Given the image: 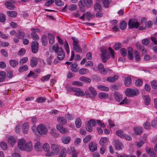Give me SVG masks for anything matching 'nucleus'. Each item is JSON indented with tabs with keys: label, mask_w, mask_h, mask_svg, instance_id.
Listing matches in <instances>:
<instances>
[{
	"label": "nucleus",
	"mask_w": 157,
	"mask_h": 157,
	"mask_svg": "<svg viewBox=\"0 0 157 157\" xmlns=\"http://www.w3.org/2000/svg\"><path fill=\"white\" fill-rule=\"evenodd\" d=\"M57 120L59 123L62 124H65L67 122V119L64 117H58L57 118Z\"/></svg>",
	"instance_id": "obj_24"
},
{
	"label": "nucleus",
	"mask_w": 157,
	"mask_h": 157,
	"mask_svg": "<svg viewBox=\"0 0 157 157\" xmlns=\"http://www.w3.org/2000/svg\"><path fill=\"white\" fill-rule=\"evenodd\" d=\"M142 130V128L140 127H135L134 129V132L137 135L141 134Z\"/></svg>",
	"instance_id": "obj_29"
},
{
	"label": "nucleus",
	"mask_w": 157,
	"mask_h": 157,
	"mask_svg": "<svg viewBox=\"0 0 157 157\" xmlns=\"http://www.w3.org/2000/svg\"><path fill=\"white\" fill-rule=\"evenodd\" d=\"M56 128L58 130L59 132L63 134H65L67 132V130L63 128V126L61 124H58L56 126Z\"/></svg>",
	"instance_id": "obj_14"
},
{
	"label": "nucleus",
	"mask_w": 157,
	"mask_h": 157,
	"mask_svg": "<svg viewBox=\"0 0 157 157\" xmlns=\"http://www.w3.org/2000/svg\"><path fill=\"white\" fill-rule=\"evenodd\" d=\"M78 64L77 63H72L71 65V67L72 68L71 71L74 72H76L78 70L76 69V67H77Z\"/></svg>",
	"instance_id": "obj_44"
},
{
	"label": "nucleus",
	"mask_w": 157,
	"mask_h": 157,
	"mask_svg": "<svg viewBox=\"0 0 157 157\" xmlns=\"http://www.w3.org/2000/svg\"><path fill=\"white\" fill-rule=\"evenodd\" d=\"M7 14L8 16L12 17H15L17 15V12L13 11H8Z\"/></svg>",
	"instance_id": "obj_36"
},
{
	"label": "nucleus",
	"mask_w": 157,
	"mask_h": 157,
	"mask_svg": "<svg viewBox=\"0 0 157 157\" xmlns=\"http://www.w3.org/2000/svg\"><path fill=\"white\" fill-rule=\"evenodd\" d=\"M38 44L37 42L34 41L32 43L31 49L32 52L36 53L38 51Z\"/></svg>",
	"instance_id": "obj_9"
},
{
	"label": "nucleus",
	"mask_w": 157,
	"mask_h": 157,
	"mask_svg": "<svg viewBox=\"0 0 157 157\" xmlns=\"http://www.w3.org/2000/svg\"><path fill=\"white\" fill-rule=\"evenodd\" d=\"M36 131L40 136L46 135L48 132L47 128L43 124H39L36 128Z\"/></svg>",
	"instance_id": "obj_2"
},
{
	"label": "nucleus",
	"mask_w": 157,
	"mask_h": 157,
	"mask_svg": "<svg viewBox=\"0 0 157 157\" xmlns=\"http://www.w3.org/2000/svg\"><path fill=\"white\" fill-rule=\"evenodd\" d=\"M38 59L35 57H32L30 60V66L32 67H35L37 64Z\"/></svg>",
	"instance_id": "obj_17"
},
{
	"label": "nucleus",
	"mask_w": 157,
	"mask_h": 157,
	"mask_svg": "<svg viewBox=\"0 0 157 157\" xmlns=\"http://www.w3.org/2000/svg\"><path fill=\"white\" fill-rule=\"evenodd\" d=\"M81 4H82L84 3L85 5L88 7H89L92 4V0H80Z\"/></svg>",
	"instance_id": "obj_22"
},
{
	"label": "nucleus",
	"mask_w": 157,
	"mask_h": 157,
	"mask_svg": "<svg viewBox=\"0 0 157 157\" xmlns=\"http://www.w3.org/2000/svg\"><path fill=\"white\" fill-rule=\"evenodd\" d=\"M143 81L141 79H138L136 80L135 82V84L137 86H141L143 84Z\"/></svg>",
	"instance_id": "obj_58"
},
{
	"label": "nucleus",
	"mask_w": 157,
	"mask_h": 157,
	"mask_svg": "<svg viewBox=\"0 0 157 157\" xmlns=\"http://www.w3.org/2000/svg\"><path fill=\"white\" fill-rule=\"evenodd\" d=\"M111 1V0H104L102 2L104 7L105 8H108Z\"/></svg>",
	"instance_id": "obj_49"
},
{
	"label": "nucleus",
	"mask_w": 157,
	"mask_h": 157,
	"mask_svg": "<svg viewBox=\"0 0 157 157\" xmlns=\"http://www.w3.org/2000/svg\"><path fill=\"white\" fill-rule=\"evenodd\" d=\"M89 72V71L88 69L84 68L81 69L79 71V73L81 75L86 74Z\"/></svg>",
	"instance_id": "obj_40"
},
{
	"label": "nucleus",
	"mask_w": 157,
	"mask_h": 157,
	"mask_svg": "<svg viewBox=\"0 0 157 157\" xmlns=\"http://www.w3.org/2000/svg\"><path fill=\"white\" fill-rule=\"evenodd\" d=\"M31 30L33 31L31 34L34 40H37L39 39V38L38 36L36 34V32H38L39 30L38 29H32Z\"/></svg>",
	"instance_id": "obj_15"
},
{
	"label": "nucleus",
	"mask_w": 157,
	"mask_h": 157,
	"mask_svg": "<svg viewBox=\"0 0 157 157\" xmlns=\"http://www.w3.org/2000/svg\"><path fill=\"white\" fill-rule=\"evenodd\" d=\"M97 88L100 90L104 91H108L109 90L108 87L102 85L98 86Z\"/></svg>",
	"instance_id": "obj_35"
},
{
	"label": "nucleus",
	"mask_w": 157,
	"mask_h": 157,
	"mask_svg": "<svg viewBox=\"0 0 157 157\" xmlns=\"http://www.w3.org/2000/svg\"><path fill=\"white\" fill-rule=\"evenodd\" d=\"M89 147L90 151L93 152L96 151L97 149L96 144L93 142H91L89 143Z\"/></svg>",
	"instance_id": "obj_13"
},
{
	"label": "nucleus",
	"mask_w": 157,
	"mask_h": 157,
	"mask_svg": "<svg viewBox=\"0 0 157 157\" xmlns=\"http://www.w3.org/2000/svg\"><path fill=\"white\" fill-rule=\"evenodd\" d=\"M109 96L107 93L104 92L100 93L98 94V97L101 99L107 98H108Z\"/></svg>",
	"instance_id": "obj_27"
},
{
	"label": "nucleus",
	"mask_w": 157,
	"mask_h": 157,
	"mask_svg": "<svg viewBox=\"0 0 157 157\" xmlns=\"http://www.w3.org/2000/svg\"><path fill=\"white\" fill-rule=\"evenodd\" d=\"M143 98L145 104L146 105H148L150 104V98L147 95L144 96Z\"/></svg>",
	"instance_id": "obj_31"
},
{
	"label": "nucleus",
	"mask_w": 157,
	"mask_h": 157,
	"mask_svg": "<svg viewBox=\"0 0 157 157\" xmlns=\"http://www.w3.org/2000/svg\"><path fill=\"white\" fill-rule=\"evenodd\" d=\"M60 49H62V48H59L58 44H55L52 45V47L50 48L49 50L50 51H54L56 53L59 50H60Z\"/></svg>",
	"instance_id": "obj_18"
},
{
	"label": "nucleus",
	"mask_w": 157,
	"mask_h": 157,
	"mask_svg": "<svg viewBox=\"0 0 157 157\" xmlns=\"http://www.w3.org/2000/svg\"><path fill=\"white\" fill-rule=\"evenodd\" d=\"M128 57L130 60L133 59V53L134 56V58L136 61H140L141 58L139 52L137 51H134L133 52L132 48L131 47L128 48Z\"/></svg>",
	"instance_id": "obj_1"
},
{
	"label": "nucleus",
	"mask_w": 157,
	"mask_h": 157,
	"mask_svg": "<svg viewBox=\"0 0 157 157\" xmlns=\"http://www.w3.org/2000/svg\"><path fill=\"white\" fill-rule=\"evenodd\" d=\"M98 68L100 73L103 75H105L107 73L110 74L111 72V71L110 69L108 68L105 69L102 63H100L98 65Z\"/></svg>",
	"instance_id": "obj_4"
},
{
	"label": "nucleus",
	"mask_w": 157,
	"mask_h": 157,
	"mask_svg": "<svg viewBox=\"0 0 157 157\" xmlns=\"http://www.w3.org/2000/svg\"><path fill=\"white\" fill-rule=\"evenodd\" d=\"M72 91L75 92L74 94L76 96H83L85 94L83 91L81 89L76 87H72Z\"/></svg>",
	"instance_id": "obj_8"
},
{
	"label": "nucleus",
	"mask_w": 157,
	"mask_h": 157,
	"mask_svg": "<svg viewBox=\"0 0 157 157\" xmlns=\"http://www.w3.org/2000/svg\"><path fill=\"white\" fill-rule=\"evenodd\" d=\"M25 36V33L21 31H19L17 35V37L20 39L23 38Z\"/></svg>",
	"instance_id": "obj_56"
},
{
	"label": "nucleus",
	"mask_w": 157,
	"mask_h": 157,
	"mask_svg": "<svg viewBox=\"0 0 157 157\" xmlns=\"http://www.w3.org/2000/svg\"><path fill=\"white\" fill-rule=\"evenodd\" d=\"M76 151L75 150L74 147H69L67 149V153L68 154H71Z\"/></svg>",
	"instance_id": "obj_46"
},
{
	"label": "nucleus",
	"mask_w": 157,
	"mask_h": 157,
	"mask_svg": "<svg viewBox=\"0 0 157 157\" xmlns=\"http://www.w3.org/2000/svg\"><path fill=\"white\" fill-rule=\"evenodd\" d=\"M86 17L89 21H90L91 18H93L94 17V15H91L90 13L89 12H87L85 13Z\"/></svg>",
	"instance_id": "obj_60"
},
{
	"label": "nucleus",
	"mask_w": 157,
	"mask_h": 157,
	"mask_svg": "<svg viewBox=\"0 0 157 157\" xmlns=\"http://www.w3.org/2000/svg\"><path fill=\"white\" fill-rule=\"evenodd\" d=\"M9 63L10 65L12 67H14L18 64V62L17 61L13 59L10 60Z\"/></svg>",
	"instance_id": "obj_34"
},
{
	"label": "nucleus",
	"mask_w": 157,
	"mask_h": 157,
	"mask_svg": "<svg viewBox=\"0 0 157 157\" xmlns=\"http://www.w3.org/2000/svg\"><path fill=\"white\" fill-rule=\"evenodd\" d=\"M23 147V150L30 151H31L32 150L33 146L31 142H29L25 143V144H24Z\"/></svg>",
	"instance_id": "obj_11"
},
{
	"label": "nucleus",
	"mask_w": 157,
	"mask_h": 157,
	"mask_svg": "<svg viewBox=\"0 0 157 157\" xmlns=\"http://www.w3.org/2000/svg\"><path fill=\"white\" fill-rule=\"evenodd\" d=\"M75 124L76 127L77 128H79L82 125V121L79 118H77L75 120Z\"/></svg>",
	"instance_id": "obj_39"
},
{
	"label": "nucleus",
	"mask_w": 157,
	"mask_h": 157,
	"mask_svg": "<svg viewBox=\"0 0 157 157\" xmlns=\"http://www.w3.org/2000/svg\"><path fill=\"white\" fill-rule=\"evenodd\" d=\"M157 82L156 80H153L151 82V85L152 88L154 89H157Z\"/></svg>",
	"instance_id": "obj_61"
},
{
	"label": "nucleus",
	"mask_w": 157,
	"mask_h": 157,
	"mask_svg": "<svg viewBox=\"0 0 157 157\" xmlns=\"http://www.w3.org/2000/svg\"><path fill=\"white\" fill-rule=\"evenodd\" d=\"M89 90L93 96H95L97 94L96 90L92 86H90L89 88Z\"/></svg>",
	"instance_id": "obj_37"
},
{
	"label": "nucleus",
	"mask_w": 157,
	"mask_h": 157,
	"mask_svg": "<svg viewBox=\"0 0 157 157\" xmlns=\"http://www.w3.org/2000/svg\"><path fill=\"white\" fill-rule=\"evenodd\" d=\"M28 69V66L27 65H25L20 66L18 69V71L19 72H22L24 71H26Z\"/></svg>",
	"instance_id": "obj_42"
},
{
	"label": "nucleus",
	"mask_w": 157,
	"mask_h": 157,
	"mask_svg": "<svg viewBox=\"0 0 157 157\" xmlns=\"http://www.w3.org/2000/svg\"><path fill=\"white\" fill-rule=\"evenodd\" d=\"M95 10L96 11H99L102 10V7L100 4L96 3L94 6Z\"/></svg>",
	"instance_id": "obj_47"
},
{
	"label": "nucleus",
	"mask_w": 157,
	"mask_h": 157,
	"mask_svg": "<svg viewBox=\"0 0 157 157\" xmlns=\"http://www.w3.org/2000/svg\"><path fill=\"white\" fill-rule=\"evenodd\" d=\"M29 129V123L26 122L23 124L22 131L24 134H27L28 132Z\"/></svg>",
	"instance_id": "obj_12"
},
{
	"label": "nucleus",
	"mask_w": 157,
	"mask_h": 157,
	"mask_svg": "<svg viewBox=\"0 0 157 157\" xmlns=\"http://www.w3.org/2000/svg\"><path fill=\"white\" fill-rule=\"evenodd\" d=\"M51 76L50 74H48L44 76L41 78V80L42 82H44L48 80Z\"/></svg>",
	"instance_id": "obj_45"
},
{
	"label": "nucleus",
	"mask_w": 157,
	"mask_h": 157,
	"mask_svg": "<svg viewBox=\"0 0 157 157\" xmlns=\"http://www.w3.org/2000/svg\"><path fill=\"white\" fill-rule=\"evenodd\" d=\"M118 78V76L117 75H114L113 77H109L107 78V81L109 82H113Z\"/></svg>",
	"instance_id": "obj_28"
},
{
	"label": "nucleus",
	"mask_w": 157,
	"mask_h": 157,
	"mask_svg": "<svg viewBox=\"0 0 157 157\" xmlns=\"http://www.w3.org/2000/svg\"><path fill=\"white\" fill-rule=\"evenodd\" d=\"M48 37L49 39V43L50 44H52L55 41L54 36L51 33H48Z\"/></svg>",
	"instance_id": "obj_32"
},
{
	"label": "nucleus",
	"mask_w": 157,
	"mask_h": 157,
	"mask_svg": "<svg viewBox=\"0 0 157 157\" xmlns=\"http://www.w3.org/2000/svg\"><path fill=\"white\" fill-rule=\"evenodd\" d=\"M66 156V150L65 148H63L60 152L59 157H65Z\"/></svg>",
	"instance_id": "obj_51"
},
{
	"label": "nucleus",
	"mask_w": 157,
	"mask_h": 157,
	"mask_svg": "<svg viewBox=\"0 0 157 157\" xmlns=\"http://www.w3.org/2000/svg\"><path fill=\"white\" fill-rule=\"evenodd\" d=\"M25 140L23 139H20L18 141V147L20 150H23L24 145L25 144Z\"/></svg>",
	"instance_id": "obj_23"
},
{
	"label": "nucleus",
	"mask_w": 157,
	"mask_h": 157,
	"mask_svg": "<svg viewBox=\"0 0 157 157\" xmlns=\"http://www.w3.org/2000/svg\"><path fill=\"white\" fill-rule=\"evenodd\" d=\"M16 139L12 136H10L8 139V144L10 147H13L16 142Z\"/></svg>",
	"instance_id": "obj_21"
},
{
	"label": "nucleus",
	"mask_w": 157,
	"mask_h": 157,
	"mask_svg": "<svg viewBox=\"0 0 157 157\" xmlns=\"http://www.w3.org/2000/svg\"><path fill=\"white\" fill-rule=\"evenodd\" d=\"M28 58L27 57H24L21 59L20 61L19 64L20 65H22L27 61Z\"/></svg>",
	"instance_id": "obj_57"
},
{
	"label": "nucleus",
	"mask_w": 157,
	"mask_h": 157,
	"mask_svg": "<svg viewBox=\"0 0 157 157\" xmlns=\"http://www.w3.org/2000/svg\"><path fill=\"white\" fill-rule=\"evenodd\" d=\"M125 85L127 86H128L131 85V79L130 77H128L125 78L124 80Z\"/></svg>",
	"instance_id": "obj_25"
},
{
	"label": "nucleus",
	"mask_w": 157,
	"mask_h": 157,
	"mask_svg": "<svg viewBox=\"0 0 157 157\" xmlns=\"http://www.w3.org/2000/svg\"><path fill=\"white\" fill-rule=\"evenodd\" d=\"M120 52L121 55L124 56L127 55V50L124 48H122L120 50Z\"/></svg>",
	"instance_id": "obj_62"
},
{
	"label": "nucleus",
	"mask_w": 157,
	"mask_h": 157,
	"mask_svg": "<svg viewBox=\"0 0 157 157\" xmlns=\"http://www.w3.org/2000/svg\"><path fill=\"white\" fill-rule=\"evenodd\" d=\"M119 26L121 29L124 30L127 27V23L125 21H122L120 23Z\"/></svg>",
	"instance_id": "obj_30"
},
{
	"label": "nucleus",
	"mask_w": 157,
	"mask_h": 157,
	"mask_svg": "<svg viewBox=\"0 0 157 157\" xmlns=\"http://www.w3.org/2000/svg\"><path fill=\"white\" fill-rule=\"evenodd\" d=\"M51 135L55 138H57L59 136V134L56 130L52 129L50 132Z\"/></svg>",
	"instance_id": "obj_38"
},
{
	"label": "nucleus",
	"mask_w": 157,
	"mask_h": 157,
	"mask_svg": "<svg viewBox=\"0 0 157 157\" xmlns=\"http://www.w3.org/2000/svg\"><path fill=\"white\" fill-rule=\"evenodd\" d=\"M121 47V44L119 43H116L113 47V48L116 50H117Z\"/></svg>",
	"instance_id": "obj_64"
},
{
	"label": "nucleus",
	"mask_w": 157,
	"mask_h": 157,
	"mask_svg": "<svg viewBox=\"0 0 157 157\" xmlns=\"http://www.w3.org/2000/svg\"><path fill=\"white\" fill-rule=\"evenodd\" d=\"M72 39L73 40V49L76 52H81L82 50L80 47V45L78 44L79 40L75 37H72Z\"/></svg>",
	"instance_id": "obj_3"
},
{
	"label": "nucleus",
	"mask_w": 157,
	"mask_h": 157,
	"mask_svg": "<svg viewBox=\"0 0 157 157\" xmlns=\"http://www.w3.org/2000/svg\"><path fill=\"white\" fill-rule=\"evenodd\" d=\"M108 139L106 137H103L101 138L99 141V144L101 145H103L104 144L107 142Z\"/></svg>",
	"instance_id": "obj_48"
},
{
	"label": "nucleus",
	"mask_w": 157,
	"mask_h": 157,
	"mask_svg": "<svg viewBox=\"0 0 157 157\" xmlns=\"http://www.w3.org/2000/svg\"><path fill=\"white\" fill-rule=\"evenodd\" d=\"M86 128L87 130L89 132H91L92 131V128L89 122H87L86 125Z\"/></svg>",
	"instance_id": "obj_55"
},
{
	"label": "nucleus",
	"mask_w": 157,
	"mask_h": 157,
	"mask_svg": "<svg viewBox=\"0 0 157 157\" xmlns=\"http://www.w3.org/2000/svg\"><path fill=\"white\" fill-rule=\"evenodd\" d=\"M43 148L45 151H49L50 149V146L48 144L45 143L44 144Z\"/></svg>",
	"instance_id": "obj_54"
},
{
	"label": "nucleus",
	"mask_w": 157,
	"mask_h": 157,
	"mask_svg": "<svg viewBox=\"0 0 157 157\" xmlns=\"http://www.w3.org/2000/svg\"><path fill=\"white\" fill-rule=\"evenodd\" d=\"M5 5L7 8L10 10H13L15 8V6L12 3L9 2H7L5 3Z\"/></svg>",
	"instance_id": "obj_26"
},
{
	"label": "nucleus",
	"mask_w": 157,
	"mask_h": 157,
	"mask_svg": "<svg viewBox=\"0 0 157 157\" xmlns=\"http://www.w3.org/2000/svg\"><path fill=\"white\" fill-rule=\"evenodd\" d=\"M79 80L81 81L87 83H90L91 81L90 78L85 77H80L79 78Z\"/></svg>",
	"instance_id": "obj_41"
},
{
	"label": "nucleus",
	"mask_w": 157,
	"mask_h": 157,
	"mask_svg": "<svg viewBox=\"0 0 157 157\" xmlns=\"http://www.w3.org/2000/svg\"><path fill=\"white\" fill-rule=\"evenodd\" d=\"M56 54H57V58L59 60H62L65 57L64 52L63 49H60Z\"/></svg>",
	"instance_id": "obj_10"
},
{
	"label": "nucleus",
	"mask_w": 157,
	"mask_h": 157,
	"mask_svg": "<svg viewBox=\"0 0 157 157\" xmlns=\"http://www.w3.org/2000/svg\"><path fill=\"white\" fill-rule=\"evenodd\" d=\"M114 142L116 149L120 150L123 147V144L118 140H115L114 141Z\"/></svg>",
	"instance_id": "obj_16"
},
{
	"label": "nucleus",
	"mask_w": 157,
	"mask_h": 157,
	"mask_svg": "<svg viewBox=\"0 0 157 157\" xmlns=\"http://www.w3.org/2000/svg\"><path fill=\"white\" fill-rule=\"evenodd\" d=\"M125 93L127 96L132 97L138 94L139 92L138 90L136 89L133 90L128 88L126 90Z\"/></svg>",
	"instance_id": "obj_5"
},
{
	"label": "nucleus",
	"mask_w": 157,
	"mask_h": 157,
	"mask_svg": "<svg viewBox=\"0 0 157 157\" xmlns=\"http://www.w3.org/2000/svg\"><path fill=\"white\" fill-rule=\"evenodd\" d=\"M128 25L129 28L131 29L134 28H137L139 26V24L136 20L130 19L128 22Z\"/></svg>",
	"instance_id": "obj_6"
},
{
	"label": "nucleus",
	"mask_w": 157,
	"mask_h": 157,
	"mask_svg": "<svg viewBox=\"0 0 157 157\" xmlns=\"http://www.w3.org/2000/svg\"><path fill=\"white\" fill-rule=\"evenodd\" d=\"M114 97L115 100L118 102L121 101L122 99V96L118 92H115Z\"/></svg>",
	"instance_id": "obj_19"
},
{
	"label": "nucleus",
	"mask_w": 157,
	"mask_h": 157,
	"mask_svg": "<svg viewBox=\"0 0 157 157\" xmlns=\"http://www.w3.org/2000/svg\"><path fill=\"white\" fill-rule=\"evenodd\" d=\"M101 54L102 57L106 59H108L110 57V55L108 51L105 49H103L101 51Z\"/></svg>",
	"instance_id": "obj_20"
},
{
	"label": "nucleus",
	"mask_w": 157,
	"mask_h": 157,
	"mask_svg": "<svg viewBox=\"0 0 157 157\" xmlns=\"http://www.w3.org/2000/svg\"><path fill=\"white\" fill-rule=\"evenodd\" d=\"M62 140L64 144H67L69 143L71 141L70 138L68 136H65L63 137L62 138Z\"/></svg>",
	"instance_id": "obj_33"
},
{
	"label": "nucleus",
	"mask_w": 157,
	"mask_h": 157,
	"mask_svg": "<svg viewBox=\"0 0 157 157\" xmlns=\"http://www.w3.org/2000/svg\"><path fill=\"white\" fill-rule=\"evenodd\" d=\"M46 36L44 35L41 38V42L42 44L44 46H46L47 44V41L46 40Z\"/></svg>",
	"instance_id": "obj_52"
},
{
	"label": "nucleus",
	"mask_w": 157,
	"mask_h": 157,
	"mask_svg": "<svg viewBox=\"0 0 157 157\" xmlns=\"http://www.w3.org/2000/svg\"><path fill=\"white\" fill-rule=\"evenodd\" d=\"M41 146L40 143L39 142H37L35 143L34 147L35 149L36 150H39V149L40 148Z\"/></svg>",
	"instance_id": "obj_59"
},
{
	"label": "nucleus",
	"mask_w": 157,
	"mask_h": 157,
	"mask_svg": "<svg viewBox=\"0 0 157 157\" xmlns=\"http://www.w3.org/2000/svg\"><path fill=\"white\" fill-rule=\"evenodd\" d=\"M92 136L91 135H88L86 136L83 139V141L84 143H87L89 142L91 139Z\"/></svg>",
	"instance_id": "obj_53"
},
{
	"label": "nucleus",
	"mask_w": 157,
	"mask_h": 157,
	"mask_svg": "<svg viewBox=\"0 0 157 157\" xmlns=\"http://www.w3.org/2000/svg\"><path fill=\"white\" fill-rule=\"evenodd\" d=\"M116 135L119 137L121 138H124V134L123 131L121 130H120L116 132Z\"/></svg>",
	"instance_id": "obj_43"
},
{
	"label": "nucleus",
	"mask_w": 157,
	"mask_h": 157,
	"mask_svg": "<svg viewBox=\"0 0 157 157\" xmlns=\"http://www.w3.org/2000/svg\"><path fill=\"white\" fill-rule=\"evenodd\" d=\"M51 151L53 155H57L58 154L60 149L59 147L56 144H52L51 146Z\"/></svg>",
	"instance_id": "obj_7"
},
{
	"label": "nucleus",
	"mask_w": 157,
	"mask_h": 157,
	"mask_svg": "<svg viewBox=\"0 0 157 157\" xmlns=\"http://www.w3.org/2000/svg\"><path fill=\"white\" fill-rule=\"evenodd\" d=\"M54 58V56L53 54L50 55L49 57L47 58V64L49 65H51L52 62V60Z\"/></svg>",
	"instance_id": "obj_50"
},
{
	"label": "nucleus",
	"mask_w": 157,
	"mask_h": 157,
	"mask_svg": "<svg viewBox=\"0 0 157 157\" xmlns=\"http://www.w3.org/2000/svg\"><path fill=\"white\" fill-rule=\"evenodd\" d=\"M0 146L2 149L4 150H6L7 147V145L6 143L4 142L1 143Z\"/></svg>",
	"instance_id": "obj_63"
}]
</instances>
